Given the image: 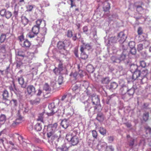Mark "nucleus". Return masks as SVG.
I'll use <instances>...</instances> for the list:
<instances>
[{
    "label": "nucleus",
    "instance_id": "obj_42",
    "mask_svg": "<svg viewBox=\"0 0 151 151\" xmlns=\"http://www.w3.org/2000/svg\"><path fill=\"white\" fill-rule=\"evenodd\" d=\"M34 7V5H28L27 6V11L28 12L31 11Z\"/></svg>",
    "mask_w": 151,
    "mask_h": 151
},
{
    "label": "nucleus",
    "instance_id": "obj_49",
    "mask_svg": "<svg viewBox=\"0 0 151 151\" xmlns=\"http://www.w3.org/2000/svg\"><path fill=\"white\" fill-rule=\"evenodd\" d=\"M136 52V50L135 47L131 48L130 53L132 55H135Z\"/></svg>",
    "mask_w": 151,
    "mask_h": 151
},
{
    "label": "nucleus",
    "instance_id": "obj_2",
    "mask_svg": "<svg viewBox=\"0 0 151 151\" xmlns=\"http://www.w3.org/2000/svg\"><path fill=\"white\" fill-rule=\"evenodd\" d=\"M78 132L76 130H71L66 136V139L71 142L73 145H76L79 142V139L77 136Z\"/></svg>",
    "mask_w": 151,
    "mask_h": 151
},
{
    "label": "nucleus",
    "instance_id": "obj_31",
    "mask_svg": "<svg viewBox=\"0 0 151 151\" xmlns=\"http://www.w3.org/2000/svg\"><path fill=\"white\" fill-rule=\"evenodd\" d=\"M58 61L59 64L58 68L62 71L63 70L64 68L63 61L60 60H58Z\"/></svg>",
    "mask_w": 151,
    "mask_h": 151
},
{
    "label": "nucleus",
    "instance_id": "obj_6",
    "mask_svg": "<svg viewBox=\"0 0 151 151\" xmlns=\"http://www.w3.org/2000/svg\"><path fill=\"white\" fill-rule=\"evenodd\" d=\"M127 38V37L123 32H121L118 34L117 39L120 43L124 42Z\"/></svg>",
    "mask_w": 151,
    "mask_h": 151
},
{
    "label": "nucleus",
    "instance_id": "obj_5",
    "mask_svg": "<svg viewBox=\"0 0 151 151\" xmlns=\"http://www.w3.org/2000/svg\"><path fill=\"white\" fill-rule=\"evenodd\" d=\"M46 33V28H43L42 32L39 35L37 39V40H40V42L42 43L45 39V36Z\"/></svg>",
    "mask_w": 151,
    "mask_h": 151
},
{
    "label": "nucleus",
    "instance_id": "obj_9",
    "mask_svg": "<svg viewBox=\"0 0 151 151\" xmlns=\"http://www.w3.org/2000/svg\"><path fill=\"white\" fill-rule=\"evenodd\" d=\"M91 48V46L89 44L83 43L82 45L81 46L80 51L82 52L84 51V49H87L88 50H90Z\"/></svg>",
    "mask_w": 151,
    "mask_h": 151
},
{
    "label": "nucleus",
    "instance_id": "obj_50",
    "mask_svg": "<svg viewBox=\"0 0 151 151\" xmlns=\"http://www.w3.org/2000/svg\"><path fill=\"white\" fill-rule=\"evenodd\" d=\"M17 55L18 56L23 58L25 56V55L23 52L22 51H19L18 52Z\"/></svg>",
    "mask_w": 151,
    "mask_h": 151
},
{
    "label": "nucleus",
    "instance_id": "obj_8",
    "mask_svg": "<svg viewBox=\"0 0 151 151\" xmlns=\"http://www.w3.org/2000/svg\"><path fill=\"white\" fill-rule=\"evenodd\" d=\"M143 4V2H141L140 4H136L135 5V7L137 11L140 14L142 13L144 10V9L142 6Z\"/></svg>",
    "mask_w": 151,
    "mask_h": 151
},
{
    "label": "nucleus",
    "instance_id": "obj_3",
    "mask_svg": "<svg viewBox=\"0 0 151 151\" xmlns=\"http://www.w3.org/2000/svg\"><path fill=\"white\" fill-rule=\"evenodd\" d=\"M91 97L93 104L96 105V106L94 107V109L95 110L100 106L99 99L97 95L94 94Z\"/></svg>",
    "mask_w": 151,
    "mask_h": 151
},
{
    "label": "nucleus",
    "instance_id": "obj_61",
    "mask_svg": "<svg viewBox=\"0 0 151 151\" xmlns=\"http://www.w3.org/2000/svg\"><path fill=\"white\" fill-rule=\"evenodd\" d=\"M55 107L54 103H52L50 104L48 106V108L49 109H53Z\"/></svg>",
    "mask_w": 151,
    "mask_h": 151
},
{
    "label": "nucleus",
    "instance_id": "obj_12",
    "mask_svg": "<svg viewBox=\"0 0 151 151\" xmlns=\"http://www.w3.org/2000/svg\"><path fill=\"white\" fill-rule=\"evenodd\" d=\"M133 73L132 79L134 80L137 79L141 75V72L139 70L136 71Z\"/></svg>",
    "mask_w": 151,
    "mask_h": 151
},
{
    "label": "nucleus",
    "instance_id": "obj_62",
    "mask_svg": "<svg viewBox=\"0 0 151 151\" xmlns=\"http://www.w3.org/2000/svg\"><path fill=\"white\" fill-rule=\"evenodd\" d=\"M35 35H36L35 34H34L33 33V34H32L31 33H29L28 34V36L30 38H32L34 37H35Z\"/></svg>",
    "mask_w": 151,
    "mask_h": 151
},
{
    "label": "nucleus",
    "instance_id": "obj_16",
    "mask_svg": "<svg viewBox=\"0 0 151 151\" xmlns=\"http://www.w3.org/2000/svg\"><path fill=\"white\" fill-rule=\"evenodd\" d=\"M137 69L138 66L137 65L135 64H132L130 65V70L132 73L139 70Z\"/></svg>",
    "mask_w": 151,
    "mask_h": 151
},
{
    "label": "nucleus",
    "instance_id": "obj_20",
    "mask_svg": "<svg viewBox=\"0 0 151 151\" xmlns=\"http://www.w3.org/2000/svg\"><path fill=\"white\" fill-rule=\"evenodd\" d=\"M21 22L25 26L28 23L29 20L25 17L23 16L22 17Z\"/></svg>",
    "mask_w": 151,
    "mask_h": 151
},
{
    "label": "nucleus",
    "instance_id": "obj_59",
    "mask_svg": "<svg viewBox=\"0 0 151 151\" xmlns=\"http://www.w3.org/2000/svg\"><path fill=\"white\" fill-rule=\"evenodd\" d=\"M6 45H1L0 47V50H4L5 51L6 50Z\"/></svg>",
    "mask_w": 151,
    "mask_h": 151
},
{
    "label": "nucleus",
    "instance_id": "obj_56",
    "mask_svg": "<svg viewBox=\"0 0 151 151\" xmlns=\"http://www.w3.org/2000/svg\"><path fill=\"white\" fill-rule=\"evenodd\" d=\"M58 82L59 85H61L63 83V78L61 77H60L58 78Z\"/></svg>",
    "mask_w": 151,
    "mask_h": 151
},
{
    "label": "nucleus",
    "instance_id": "obj_24",
    "mask_svg": "<svg viewBox=\"0 0 151 151\" xmlns=\"http://www.w3.org/2000/svg\"><path fill=\"white\" fill-rule=\"evenodd\" d=\"M72 90L73 92L76 94L78 93L80 91L79 87L76 85H75L73 86L72 88Z\"/></svg>",
    "mask_w": 151,
    "mask_h": 151
},
{
    "label": "nucleus",
    "instance_id": "obj_18",
    "mask_svg": "<svg viewBox=\"0 0 151 151\" xmlns=\"http://www.w3.org/2000/svg\"><path fill=\"white\" fill-rule=\"evenodd\" d=\"M42 122H38L35 125V129L37 131H40L42 129Z\"/></svg>",
    "mask_w": 151,
    "mask_h": 151
},
{
    "label": "nucleus",
    "instance_id": "obj_22",
    "mask_svg": "<svg viewBox=\"0 0 151 151\" xmlns=\"http://www.w3.org/2000/svg\"><path fill=\"white\" fill-rule=\"evenodd\" d=\"M110 80L109 77H106L103 78L101 80V83L103 84H108Z\"/></svg>",
    "mask_w": 151,
    "mask_h": 151
},
{
    "label": "nucleus",
    "instance_id": "obj_48",
    "mask_svg": "<svg viewBox=\"0 0 151 151\" xmlns=\"http://www.w3.org/2000/svg\"><path fill=\"white\" fill-rule=\"evenodd\" d=\"M6 11V9H2L0 11V15L2 17H4Z\"/></svg>",
    "mask_w": 151,
    "mask_h": 151
},
{
    "label": "nucleus",
    "instance_id": "obj_13",
    "mask_svg": "<svg viewBox=\"0 0 151 151\" xmlns=\"http://www.w3.org/2000/svg\"><path fill=\"white\" fill-rule=\"evenodd\" d=\"M69 125L68 121L66 119L63 120L61 123V125L65 129H66L68 127Z\"/></svg>",
    "mask_w": 151,
    "mask_h": 151
},
{
    "label": "nucleus",
    "instance_id": "obj_58",
    "mask_svg": "<svg viewBox=\"0 0 151 151\" xmlns=\"http://www.w3.org/2000/svg\"><path fill=\"white\" fill-rule=\"evenodd\" d=\"M19 40H20V43L21 42H23L24 40V37L23 35L20 36L19 37Z\"/></svg>",
    "mask_w": 151,
    "mask_h": 151
},
{
    "label": "nucleus",
    "instance_id": "obj_55",
    "mask_svg": "<svg viewBox=\"0 0 151 151\" xmlns=\"http://www.w3.org/2000/svg\"><path fill=\"white\" fill-rule=\"evenodd\" d=\"M146 129V133L147 134L148 133L150 134L151 133V128L149 127H145Z\"/></svg>",
    "mask_w": 151,
    "mask_h": 151
},
{
    "label": "nucleus",
    "instance_id": "obj_40",
    "mask_svg": "<svg viewBox=\"0 0 151 151\" xmlns=\"http://www.w3.org/2000/svg\"><path fill=\"white\" fill-rule=\"evenodd\" d=\"M42 21V19H38L36 21V25H35L38 27H40V25Z\"/></svg>",
    "mask_w": 151,
    "mask_h": 151
},
{
    "label": "nucleus",
    "instance_id": "obj_33",
    "mask_svg": "<svg viewBox=\"0 0 151 151\" xmlns=\"http://www.w3.org/2000/svg\"><path fill=\"white\" fill-rule=\"evenodd\" d=\"M62 71L57 67H55L53 70V72L56 75H59Z\"/></svg>",
    "mask_w": 151,
    "mask_h": 151
},
{
    "label": "nucleus",
    "instance_id": "obj_29",
    "mask_svg": "<svg viewBox=\"0 0 151 151\" xmlns=\"http://www.w3.org/2000/svg\"><path fill=\"white\" fill-rule=\"evenodd\" d=\"M81 59L83 60H86L87 59L88 57V55L86 54L84 52V51L81 52Z\"/></svg>",
    "mask_w": 151,
    "mask_h": 151
},
{
    "label": "nucleus",
    "instance_id": "obj_15",
    "mask_svg": "<svg viewBox=\"0 0 151 151\" xmlns=\"http://www.w3.org/2000/svg\"><path fill=\"white\" fill-rule=\"evenodd\" d=\"M57 47L60 50L65 48V44L64 42L59 41L57 44Z\"/></svg>",
    "mask_w": 151,
    "mask_h": 151
},
{
    "label": "nucleus",
    "instance_id": "obj_4",
    "mask_svg": "<svg viewBox=\"0 0 151 151\" xmlns=\"http://www.w3.org/2000/svg\"><path fill=\"white\" fill-rule=\"evenodd\" d=\"M23 117L18 113L17 115L16 119L15 121H14L13 123L11 125L12 127H15L20 123H21L22 121Z\"/></svg>",
    "mask_w": 151,
    "mask_h": 151
},
{
    "label": "nucleus",
    "instance_id": "obj_25",
    "mask_svg": "<svg viewBox=\"0 0 151 151\" xmlns=\"http://www.w3.org/2000/svg\"><path fill=\"white\" fill-rule=\"evenodd\" d=\"M6 120V117L5 115L1 114L0 116V122L2 124L4 123Z\"/></svg>",
    "mask_w": 151,
    "mask_h": 151
},
{
    "label": "nucleus",
    "instance_id": "obj_27",
    "mask_svg": "<svg viewBox=\"0 0 151 151\" xmlns=\"http://www.w3.org/2000/svg\"><path fill=\"white\" fill-rule=\"evenodd\" d=\"M43 90L46 91L50 92L51 91V89L49 85L48 84L46 83L44 84L43 86Z\"/></svg>",
    "mask_w": 151,
    "mask_h": 151
},
{
    "label": "nucleus",
    "instance_id": "obj_45",
    "mask_svg": "<svg viewBox=\"0 0 151 151\" xmlns=\"http://www.w3.org/2000/svg\"><path fill=\"white\" fill-rule=\"evenodd\" d=\"M73 36V32L72 30H69L68 31L67 36L68 37H71Z\"/></svg>",
    "mask_w": 151,
    "mask_h": 151
},
{
    "label": "nucleus",
    "instance_id": "obj_14",
    "mask_svg": "<svg viewBox=\"0 0 151 151\" xmlns=\"http://www.w3.org/2000/svg\"><path fill=\"white\" fill-rule=\"evenodd\" d=\"M40 29V28L39 27L35 25L32 28V31L33 34L37 35L39 33Z\"/></svg>",
    "mask_w": 151,
    "mask_h": 151
},
{
    "label": "nucleus",
    "instance_id": "obj_30",
    "mask_svg": "<svg viewBox=\"0 0 151 151\" xmlns=\"http://www.w3.org/2000/svg\"><path fill=\"white\" fill-rule=\"evenodd\" d=\"M149 117V113L148 112H146L144 113L142 116L143 120L145 122L147 121L148 120Z\"/></svg>",
    "mask_w": 151,
    "mask_h": 151
},
{
    "label": "nucleus",
    "instance_id": "obj_7",
    "mask_svg": "<svg viewBox=\"0 0 151 151\" xmlns=\"http://www.w3.org/2000/svg\"><path fill=\"white\" fill-rule=\"evenodd\" d=\"M27 90L29 95H32L35 92V88L33 85L28 86L27 87Z\"/></svg>",
    "mask_w": 151,
    "mask_h": 151
},
{
    "label": "nucleus",
    "instance_id": "obj_43",
    "mask_svg": "<svg viewBox=\"0 0 151 151\" xmlns=\"http://www.w3.org/2000/svg\"><path fill=\"white\" fill-rule=\"evenodd\" d=\"M92 133L93 137L94 139H97L98 136L97 132L96 130H93L92 131Z\"/></svg>",
    "mask_w": 151,
    "mask_h": 151
},
{
    "label": "nucleus",
    "instance_id": "obj_41",
    "mask_svg": "<svg viewBox=\"0 0 151 151\" xmlns=\"http://www.w3.org/2000/svg\"><path fill=\"white\" fill-rule=\"evenodd\" d=\"M137 32L138 35L139 36V37L143 33V31L141 27H139L138 28Z\"/></svg>",
    "mask_w": 151,
    "mask_h": 151
},
{
    "label": "nucleus",
    "instance_id": "obj_60",
    "mask_svg": "<svg viewBox=\"0 0 151 151\" xmlns=\"http://www.w3.org/2000/svg\"><path fill=\"white\" fill-rule=\"evenodd\" d=\"M143 49V45L142 44H139L138 45L137 49L138 50H141Z\"/></svg>",
    "mask_w": 151,
    "mask_h": 151
},
{
    "label": "nucleus",
    "instance_id": "obj_21",
    "mask_svg": "<svg viewBox=\"0 0 151 151\" xmlns=\"http://www.w3.org/2000/svg\"><path fill=\"white\" fill-rule=\"evenodd\" d=\"M44 114V112H42L39 114L38 116V117L37 119V121H40L41 122L43 123Z\"/></svg>",
    "mask_w": 151,
    "mask_h": 151
},
{
    "label": "nucleus",
    "instance_id": "obj_26",
    "mask_svg": "<svg viewBox=\"0 0 151 151\" xmlns=\"http://www.w3.org/2000/svg\"><path fill=\"white\" fill-rule=\"evenodd\" d=\"M99 131L100 133L103 135L106 134V129L102 127H100Z\"/></svg>",
    "mask_w": 151,
    "mask_h": 151
},
{
    "label": "nucleus",
    "instance_id": "obj_52",
    "mask_svg": "<svg viewBox=\"0 0 151 151\" xmlns=\"http://www.w3.org/2000/svg\"><path fill=\"white\" fill-rule=\"evenodd\" d=\"M70 75L73 76L75 79H76L77 76H78V74L77 72H75L73 73H71Z\"/></svg>",
    "mask_w": 151,
    "mask_h": 151
},
{
    "label": "nucleus",
    "instance_id": "obj_32",
    "mask_svg": "<svg viewBox=\"0 0 151 151\" xmlns=\"http://www.w3.org/2000/svg\"><path fill=\"white\" fill-rule=\"evenodd\" d=\"M6 39V35L5 34H2L0 37V42L1 43L4 42Z\"/></svg>",
    "mask_w": 151,
    "mask_h": 151
},
{
    "label": "nucleus",
    "instance_id": "obj_1",
    "mask_svg": "<svg viewBox=\"0 0 151 151\" xmlns=\"http://www.w3.org/2000/svg\"><path fill=\"white\" fill-rule=\"evenodd\" d=\"M57 123L50 124L47 126V136L48 139H50L52 141H53L55 140L58 139L60 137V132L57 131Z\"/></svg>",
    "mask_w": 151,
    "mask_h": 151
},
{
    "label": "nucleus",
    "instance_id": "obj_51",
    "mask_svg": "<svg viewBox=\"0 0 151 151\" xmlns=\"http://www.w3.org/2000/svg\"><path fill=\"white\" fill-rule=\"evenodd\" d=\"M134 139L133 138H131V139L129 142V146H132L134 144Z\"/></svg>",
    "mask_w": 151,
    "mask_h": 151
},
{
    "label": "nucleus",
    "instance_id": "obj_36",
    "mask_svg": "<svg viewBox=\"0 0 151 151\" xmlns=\"http://www.w3.org/2000/svg\"><path fill=\"white\" fill-rule=\"evenodd\" d=\"M18 80L19 83L22 86L24 84V79L23 78V77L21 76L20 77L18 78Z\"/></svg>",
    "mask_w": 151,
    "mask_h": 151
},
{
    "label": "nucleus",
    "instance_id": "obj_64",
    "mask_svg": "<svg viewBox=\"0 0 151 151\" xmlns=\"http://www.w3.org/2000/svg\"><path fill=\"white\" fill-rule=\"evenodd\" d=\"M114 138L112 136H110L108 137V140L110 142H111L114 140Z\"/></svg>",
    "mask_w": 151,
    "mask_h": 151
},
{
    "label": "nucleus",
    "instance_id": "obj_34",
    "mask_svg": "<svg viewBox=\"0 0 151 151\" xmlns=\"http://www.w3.org/2000/svg\"><path fill=\"white\" fill-rule=\"evenodd\" d=\"M60 52L62 54L66 55L68 53V52L65 49V48L60 50Z\"/></svg>",
    "mask_w": 151,
    "mask_h": 151
},
{
    "label": "nucleus",
    "instance_id": "obj_39",
    "mask_svg": "<svg viewBox=\"0 0 151 151\" xmlns=\"http://www.w3.org/2000/svg\"><path fill=\"white\" fill-rule=\"evenodd\" d=\"M148 70L147 69L143 70L141 73L142 76L144 77L146 76L148 73Z\"/></svg>",
    "mask_w": 151,
    "mask_h": 151
},
{
    "label": "nucleus",
    "instance_id": "obj_54",
    "mask_svg": "<svg viewBox=\"0 0 151 151\" xmlns=\"http://www.w3.org/2000/svg\"><path fill=\"white\" fill-rule=\"evenodd\" d=\"M105 151H114V149L111 146H107Z\"/></svg>",
    "mask_w": 151,
    "mask_h": 151
},
{
    "label": "nucleus",
    "instance_id": "obj_53",
    "mask_svg": "<svg viewBox=\"0 0 151 151\" xmlns=\"http://www.w3.org/2000/svg\"><path fill=\"white\" fill-rule=\"evenodd\" d=\"M60 150L61 151H68V148L67 147L64 146H62L60 148Z\"/></svg>",
    "mask_w": 151,
    "mask_h": 151
},
{
    "label": "nucleus",
    "instance_id": "obj_17",
    "mask_svg": "<svg viewBox=\"0 0 151 151\" xmlns=\"http://www.w3.org/2000/svg\"><path fill=\"white\" fill-rule=\"evenodd\" d=\"M117 39L116 37H111L109 39V44H110L116 43L117 42Z\"/></svg>",
    "mask_w": 151,
    "mask_h": 151
},
{
    "label": "nucleus",
    "instance_id": "obj_38",
    "mask_svg": "<svg viewBox=\"0 0 151 151\" xmlns=\"http://www.w3.org/2000/svg\"><path fill=\"white\" fill-rule=\"evenodd\" d=\"M12 15V13L11 12L9 11H7L6 10L5 15L4 17H5L7 19H9L11 17Z\"/></svg>",
    "mask_w": 151,
    "mask_h": 151
},
{
    "label": "nucleus",
    "instance_id": "obj_46",
    "mask_svg": "<svg viewBox=\"0 0 151 151\" xmlns=\"http://www.w3.org/2000/svg\"><path fill=\"white\" fill-rule=\"evenodd\" d=\"M129 45L130 48L134 47L135 43L133 41H130L129 43Z\"/></svg>",
    "mask_w": 151,
    "mask_h": 151
},
{
    "label": "nucleus",
    "instance_id": "obj_28",
    "mask_svg": "<svg viewBox=\"0 0 151 151\" xmlns=\"http://www.w3.org/2000/svg\"><path fill=\"white\" fill-rule=\"evenodd\" d=\"M127 52L126 51H124L121 55L120 59L124 60H125L127 56Z\"/></svg>",
    "mask_w": 151,
    "mask_h": 151
},
{
    "label": "nucleus",
    "instance_id": "obj_63",
    "mask_svg": "<svg viewBox=\"0 0 151 151\" xmlns=\"http://www.w3.org/2000/svg\"><path fill=\"white\" fill-rule=\"evenodd\" d=\"M78 74L80 77H82L83 76L82 70H79Z\"/></svg>",
    "mask_w": 151,
    "mask_h": 151
},
{
    "label": "nucleus",
    "instance_id": "obj_47",
    "mask_svg": "<svg viewBox=\"0 0 151 151\" xmlns=\"http://www.w3.org/2000/svg\"><path fill=\"white\" fill-rule=\"evenodd\" d=\"M140 66L142 68H145L146 66V63L144 61H141L140 62Z\"/></svg>",
    "mask_w": 151,
    "mask_h": 151
},
{
    "label": "nucleus",
    "instance_id": "obj_19",
    "mask_svg": "<svg viewBox=\"0 0 151 151\" xmlns=\"http://www.w3.org/2000/svg\"><path fill=\"white\" fill-rule=\"evenodd\" d=\"M40 101V99L39 97H37L35 100H31L30 102L31 104L32 105H37L38 104Z\"/></svg>",
    "mask_w": 151,
    "mask_h": 151
},
{
    "label": "nucleus",
    "instance_id": "obj_23",
    "mask_svg": "<svg viewBox=\"0 0 151 151\" xmlns=\"http://www.w3.org/2000/svg\"><path fill=\"white\" fill-rule=\"evenodd\" d=\"M96 119L99 122H102L104 120V116L101 113H99L98 114Z\"/></svg>",
    "mask_w": 151,
    "mask_h": 151
},
{
    "label": "nucleus",
    "instance_id": "obj_44",
    "mask_svg": "<svg viewBox=\"0 0 151 151\" xmlns=\"http://www.w3.org/2000/svg\"><path fill=\"white\" fill-rule=\"evenodd\" d=\"M9 88L11 91L14 92V90L15 89L16 90V88L15 87V85L14 83H13V85H11L9 86Z\"/></svg>",
    "mask_w": 151,
    "mask_h": 151
},
{
    "label": "nucleus",
    "instance_id": "obj_11",
    "mask_svg": "<svg viewBox=\"0 0 151 151\" xmlns=\"http://www.w3.org/2000/svg\"><path fill=\"white\" fill-rule=\"evenodd\" d=\"M2 96L3 100L5 101L9 100V93L7 90H5L3 91Z\"/></svg>",
    "mask_w": 151,
    "mask_h": 151
},
{
    "label": "nucleus",
    "instance_id": "obj_35",
    "mask_svg": "<svg viewBox=\"0 0 151 151\" xmlns=\"http://www.w3.org/2000/svg\"><path fill=\"white\" fill-rule=\"evenodd\" d=\"M118 86L117 83L115 82H113L111 83L110 88L111 89H115Z\"/></svg>",
    "mask_w": 151,
    "mask_h": 151
},
{
    "label": "nucleus",
    "instance_id": "obj_10",
    "mask_svg": "<svg viewBox=\"0 0 151 151\" xmlns=\"http://www.w3.org/2000/svg\"><path fill=\"white\" fill-rule=\"evenodd\" d=\"M21 45L23 47L29 48L31 45L30 42L27 40H24L23 42H20Z\"/></svg>",
    "mask_w": 151,
    "mask_h": 151
},
{
    "label": "nucleus",
    "instance_id": "obj_57",
    "mask_svg": "<svg viewBox=\"0 0 151 151\" xmlns=\"http://www.w3.org/2000/svg\"><path fill=\"white\" fill-rule=\"evenodd\" d=\"M88 27L87 26H85L83 27V32L86 34V32L88 31Z\"/></svg>",
    "mask_w": 151,
    "mask_h": 151
},
{
    "label": "nucleus",
    "instance_id": "obj_37",
    "mask_svg": "<svg viewBox=\"0 0 151 151\" xmlns=\"http://www.w3.org/2000/svg\"><path fill=\"white\" fill-rule=\"evenodd\" d=\"M134 89L133 88H132L128 90L127 91V94L130 96H132L134 94Z\"/></svg>",
    "mask_w": 151,
    "mask_h": 151
}]
</instances>
